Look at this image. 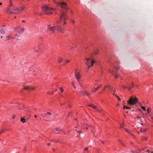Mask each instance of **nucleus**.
<instances>
[{
    "mask_svg": "<svg viewBox=\"0 0 153 153\" xmlns=\"http://www.w3.org/2000/svg\"><path fill=\"white\" fill-rule=\"evenodd\" d=\"M67 15L66 13L63 12L61 14L60 20H57L56 22V23L58 24H60L61 22L63 23V27H61L60 25H57L55 27L57 28V31L62 33L64 32L65 25H66L67 23Z\"/></svg>",
    "mask_w": 153,
    "mask_h": 153,
    "instance_id": "nucleus-1",
    "label": "nucleus"
},
{
    "mask_svg": "<svg viewBox=\"0 0 153 153\" xmlns=\"http://www.w3.org/2000/svg\"><path fill=\"white\" fill-rule=\"evenodd\" d=\"M43 11L44 12V14H52V13L51 10H54L52 8L49 7L48 5H45L42 7Z\"/></svg>",
    "mask_w": 153,
    "mask_h": 153,
    "instance_id": "nucleus-2",
    "label": "nucleus"
},
{
    "mask_svg": "<svg viewBox=\"0 0 153 153\" xmlns=\"http://www.w3.org/2000/svg\"><path fill=\"white\" fill-rule=\"evenodd\" d=\"M137 102L138 99L136 97H130L129 100L128 101V104L131 105H133L135 104Z\"/></svg>",
    "mask_w": 153,
    "mask_h": 153,
    "instance_id": "nucleus-3",
    "label": "nucleus"
},
{
    "mask_svg": "<svg viewBox=\"0 0 153 153\" xmlns=\"http://www.w3.org/2000/svg\"><path fill=\"white\" fill-rule=\"evenodd\" d=\"M85 59L86 60V64L87 65H90L91 64V66H92L94 63L96 62V61L94 60L91 56L88 58L85 57Z\"/></svg>",
    "mask_w": 153,
    "mask_h": 153,
    "instance_id": "nucleus-4",
    "label": "nucleus"
},
{
    "mask_svg": "<svg viewBox=\"0 0 153 153\" xmlns=\"http://www.w3.org/2000/svg\"><path fill=\"white\" fill-rule=\"evenodd\" d=\"M55 3L57 4L58 6L60 7L62 9H65L67 7L66 4L63 2H56L54 1Z\"/></svg>",
    "mask_w": 153,
    "mask_h": 153,
    "instance_id": "nucleus-5",
    "label": "nucleus"
},
{
    "mask_svg": "<svg viewBox=\"0 0 153 153\" xmlns=\"http://www.w3.org/2000/svg\"><path fill=\"white\" fill-rule=\"evenodd\" d=\"M14 29L17 31V33L19 34L22 33L24 31V28L19 26L16 27H15Z\"/></svg>",
    "mask_w": 153,
    "mask_h": 153,
    "instance_id": "nucleus-6",
    "label": "nucleus"
},
{
    "mask_svg": "<svg viewBox=\"0 0 153 153\" xmlns=\"http://www.w3.org/2000/svg\"><path fill=\"white\" fill-rule=\"evenodd\" d=\"M75 76L78 82L79 83V84L80 85L81 83L80 82V75L79 74L78 72H76L75 73Z\"/></svg>",
    "mask_w": 153,
    "mask_h": 153,
    "instance_id": "nucleus-7",
    "label": "nucleus"
},
{
    "mask_svg": "<svg viewBox=\"0 0 153 153\" xmlns=\"http://www.w3.org/2000/svg\"><path fill=\"white\" fill-rule=\"evenodd\" d=\"M80 95L83 96L87 95L88 97H89L90 94L88 93L87 92L84 91H81L80 92Z\"/></svg>",
    "mask_w": 153,
    "mask_h": 153,
    "instance_id": "nucleus-8",
    "label": "nucleus"
},
{
    "mask_svg": "<svg viewBox=\"0 0 153 153\" xmlns=\"http://www.w3.org/2000/svg\"><path fill=\"white\" fill-rule=\"evenodd\" d=\"M62 131V130L58 128H57L55 129H53V133H56V134H59Z\"/></svg>",
    "mask_w": 153,
    "mask_h": 153,
    "instance_id": "nucleus-9",
    "label": "nucleus"
},
{
    "mask_svg": "<svg viewBox=\"0 0 153 153\" xmlns=\"http://www.w3.org/2000/svg\"><path fill=\"white\" fill-rule=\"evenodd\" d=\"M49 26V25L48 26V28L51 30L53 33H54L55 32V28L56 27L54 26H51L49 27H48Z\"/></svg>",
    "mask_w": 153,
    "mask_h": 153,
    "instance_id": "nucleus-10",
    "label": "nucleus"
},
{
    "mask_svg": "<svg viewBox=\"0 0 153 153\" xmlns=\"http://www.w3.org/2000/svg\"><path fill=\"white\" fill-rule=\"evenodd\" d=\"M102 86L101 85H100V86H98L97 88H92L91 90V92L93 93H94L95 92L97 91Z\"/></svg>",
    "mask_w": 153,
    "mask_h": 153,
    "instance_id": "nucleus-11",
    "label": "nucleus"
},
{
    "mask_svg": "<svg viewBox=\"0 0 153 153\" xmlns=\"http://www.w3.org/2000/svg\"><path fill=\"white\" fill-rule=\"evenodd\" d=\"M25 118H26V119L27 120L29 118V117H28L27 118H26V117L25 116L23 118L22 117H21V122H22L23 123H24L25 122Z\"/></svg>",
    "mask_w": 153,
    "mask_h": 153,
    "instance_id": "nucleus-12",
    "label": "nucleus"
},
{
    "mask_svg": "<svg viewBox=\"0 0 153 153\" xmlns=\"http://www.w3.org/2000/svg\"><path fill=\"white\" fill-rule=\"evenodd\" d=\"M24 89H25L27 90H32L34 89V88H33V87H30L28 86H27V87H25Z\"/></svg>",
    "mask_w": 153,
    "mask_h": 153,
    "instance_id": "nucleus-13",
    "label": "nucleus"
},
{
    "mask_svg": "<svg viewBox=\"0 0 153 153\" xmlns=\"http://www.w3.org/2000/svg\"><path fill=\"white\" fill-rule=\"evenodd\" d=\"M0 32L2 34H4L5 33V30L4 28H2L0 30Z\"/></svg>",
    "mask_w": 153,
    "mask_h": 153,
    "instance_id": "nucleus-14",
    "label": "nucleus"
},
{
    "mask_svg": "<svg viewBox=\"0 0 153 153\" xmlns=\"http://www.w3.org/2000/svg\"><path fill=\"white\" fill-rule=\"evenodd\" d=\"M105 87H107V88H109L111 90H112V91L113 90V89L111 88V86L109 85H105Z\"/></svg>",
    "mask_w": 153,
    "mask_h": 153,
    "instance_id": "nucleus-15",
    "label": "nucleus"
},
{
    "mask_svg": "<svg viewBox=\"0 0 153 153\" xmlns=\"http://www.w3.org/2000/svg\"><path fill=\"white\" fill-rule=\"evenodd\" d=\"M122 87L124 88H128L129 90H130L131 89V87H128V86H126L124 85H122Z\"/></svg>",
    "mask_w": 153,
    "mask_h": 153,
    "instance_id": "nucleus-16",
    "label": "nucleus"
},
{
    "mask_svg": "<svg viewBox=\"0 0 153 153\" xmlns=\"http://www.w3.org/2000/svg\"><path fill=\"white\" fill-rule=\"evenodd\" d=\"M63 60V59L61 57L59 58L58 60V62L59 63L61 62H62Z\"/></svg>",
    "mask_w": 153,
    "mask_h": 153,
    "instance_id": "nucleus-17",
    "label": "nucleus"
},
{
    "mask_svg": "<svg viewBox=\"0 0 153 153\" xmlns=\"http://www.w3.org/2000/svg\"><path fill=\"white\" fill-rule=\"evenodd\" d=\"M98 52H99V51L98 49H96L94 51V53L95 54V55H97L98 54Z\"/></svg>",
    "mask_w": 153,
    "mask_h": 153,
    "instance_id": "nucleus-18",
    "label": "nucleus"
},
{
    "mask_svg": "<svg viewBox=\"0 0 153 153\" xmlns=\"http://www.w3.org/2000/svg\"><path fill=\"white\" fill-rule=\"evenodd\" d=\"M12 37H11L9 36H6V39L7 40H8L10 39H12Z\"/></svg>",
    "mask_w": 153,
    "mask_h": 153,
    "instance_id": "nucleus-19",
    "label": "nucleus"
},
{
    "mask_svg": "<svg viewBox=\"0 0 153 153\" xmlns=\"http://www.w3.org/2000/svg\"><path fill=\"white\" fill-rule=\"evenodd\" d=\"M12 9L13 10H16V11H18L19 10V9L17 7H13Z\"/></svg>",
    "mask_w": 153,
    "mask_h": 153,
    "instance_id": "nucleus-20",
    "label": "nucleus"
},
{
    "mask_svg": "<svg viewBox=\"0 0 153 153\" xmlns=\"http://www.w3.org/2000/svg\"><path fill=\"white\" fill-rule=\"evenodd\" d=\"M91 107L94 109L97 108V107L93 104H92Z\"/></svg>",
    "mask_w": 153,
    "mask_h": 153,
    "instance_id": "nucleus-21",
    "label": "nucleus"
},
{
    "mask_svg": "<svg viewBox=\"0 0 153 153\" xmlns=\"http://www.w3.org/2000/svg\"><path fill=\"white\" fill-rule=\"evenodd\" d=\"M146 131V128H141V132H144V131Z\"/></svg>",
    "mask_w": 153,
    "mask_h": 153,
    "instance_id": "nucleus-22",
    "label": "nucleus"
},
{
    "mask_svg": "<svg viewBox=\"0 0 153 153\" xmlns=\"http://www.w3.org/2000/svg\"><path fill=\"white\" fill-rule=\"evenodd\" d=\"M125 108L126 109H130L131 107H127L125 105H124L123 107V109H125Z\"/></svg>",
    "mask_w": 153,
    "mask_h": 153,
    "instance_id": "nucleus-23",
    "label": "nucleus"
},
{
    "mask_svg": "<svg viewBox=\"0 0 153 153\" xmlns=\"http://www.w3.org/2000/svg\"><path fill=\"white\" fill-rule=\"evenodd\" d=\"M47 114L49 115H51L52 114L50 112H47L46 114H45L44 115H46Z\"/></svg>",
    "mask_w": 153,
    "mask_h": 153,
    "instance_id": "nucleus-24",
    "label": "nucleus"
},
{
    "mask_svg": "<svg viewBox=\"0 0 153 153\" xmlns=\"http://www.w3.org/2000/svg\"><path fill=\"white\" fill-rule=\"evenodd\" d=\"M114 76L116 78H118L119 77H120V76L119 75L115 74Z\"/></svg>",
    "mask_w": 153,
    "mask_h": 153,
    "instance_id": "nucleus-25",
    "label": "nucleus"
},
{
    "mask_svg": "<svg viewBox=\"0 0 153 153\" xmlns=\"http://www.w3.org/2000/svg\"><path fill=\"white\" fill-rule=\"evenodd\" d=\"M7 12L11 14H12L13 13L11 10H10L9 9H7Z\"/></svg>",
    "mask_w": 153,
    "mask_h": 153,
    "instance_id": "nucleus-26",
    "label": "nucleus"
},
{
    "mask_svg": "<svg viewBox=\"0 0 153 153\" xmlns=\"http://www.w3.org/2000/svg\"><path fill=\"white\" fill-rule=\"evenodd\" d=\"M25 7L24 6H22L20 7V8L22 10H24L25 9Z\"/></svg>",
    "mask_w": 153,
    "mask_h": 153,
    "instance_id": "nucleus-27",
    "label": "nucleus"
},
{
    "mask_svg": "<svg viewBox=\"0 0 153 153\" xmlns=\"http://www.w3.org/2000/svg\"><path fill=\"white\" fill-rule=\"evenodd\" d=\"M13 1L12 0H9V3H10V6L12 5Z\"/></svg>",
    "mask_w": 153,
    "mask_h": 153,
    "instance_id": "nucleus-28",
    "label": "nucleus"
},
{
    "mask_svg": "<svg viewBox=\"0 0 153 153\" xmlns=\"http://www.w3.org/2000/svg\"><path fill=\"white\" fill-rule=\"evenodd\" d=\"M59 90L61 92H62L64 91V90L62 87H60Z\"/></svg>",
    "mask_w": 153,
    "mask_h": 153,
    "instance_id": "nucleus-29",
    "label": "nucleus"
},
{
    "mask_svg": "<svg viewBox=\"0 0 153 153\" xmlns=\"http://www.w3.org/2000/svg\"><path fill=\"white\" fill-rule=\"evenodd\" d=\"M125 131H126V132H127L129 134H131V131H129V130H127L126 129H125Z\"/></svg>",
    "mask_w": 153,
    "mask_h": 153,
    "instance_id": "nucleus-30",
    "label": "nucleus"
},
{
    "mask_svg": "<svg viewBox=\"0 0 153 153\" xmlns=\"http://www.w3.org/2000/svg\"><path fill=\"white\" fill-rule=\"evenodd\" d=\"M72 84L73 85V87H74L75 88H76V85H75L74 84V82H73L72 83Z\"/></svg>",
    "mask_w": 153,
    "mask_h": 153,
    "instance_id": "nucleus-31",
    "label": "nucleus"
},
{
    "mask_svg": "<svg viewBox=\"0 0 153 153\" xmlns=\"http://www.w3.org/2000/svg\"><path fill=\"white\" fill-rule=\"evenodd\" d=\"M90 128L92 130V129H94V127L93 126H90Z\"/></svg>",
    "mask_w": 153,
    "mask_h": 153,
    "instance_id": "nucleus-32",
    "label": "nucleus"
},
{
    "mask_svg": "<svg viewBox=\"0 0 153 153\" xmlns=\"http://www.w3.org/2000/svg\"><path fill=\"white\" fill-rule=\"evenodd\" d=\"M147 140V138L146 137H144L142 139V140L144 141V140Z\"/></svg>",
    "mask_w": 153,
    "mask_h": 153,
    "instance_id": "nucleus-33",
    "label": "nucleus"
},
{
    "mask_svg": "<svg viewBox=\"0 0 153 153\" xmlns=\"http://www.w3.org/2000/svg\"><path fill=\"white\" fill-rule=\"evenodd\" d=\"M150 110V109L149 108L147 109V112H148V114H149Z\"/></svg>",
    "mask_w": 153,
    "mask_h": 153,
    "instance_id": "nucleus-34",
    "label": "nucleus"
},
{
    "mask_svg": "<svg viewBox=\"0 0 153 153\" xmlns=\"http://www.w3.org/2000/svg\"><path fill=\"white\" fill-rule=\"evenodd\" d=\"M134 86L133 83H132L131 86L130 85H130H129V86H128V87H131V88L132 86Z\"/></svg>",
    "mask_w": 153,
    "mask_h": 153,
    "instance_id": "nucleus-35",
    "label": "nucleus"
},
{
    "mask_svg": "<svg viewBox=\"0 0 153 153\" xmlns=\"http://www.w3.org/2000/svg\"><path fill=\"white\" fill-rule=\"evenodd\" d=\"M136 150V151L137 152H137V151H140L141 150V149H136L135 150Z\"/></svg>",
    "mask_w": 153,
    "mask_h": 153,
    "instance_id": "nucleus-36",
    "label": "nucleus"
},
{
    "mask_svg": "<svg viewBox=\"0 0 153 153\" xmlns=\"http://www.w3.org/2000/svg\"><path fill=\"white\" fill-rule=\"evenodd\" d=\"M71 22L72 24H74V23L75 22L74 21V20H71Z\"/></svg>",
    "mask_w": 153,
    "mask_h": 153,
    "instance_id": "nucleus-37",
    "label": "nucleus"
},
{
    "mask_svg": "<svg viewBox=\"0 0 153 153\" xmlns=\"http://www.w3.org/2000/svg\"><path fill=\"white\" fill-rule=\"evenodd\" d=\"M141 108L144 110H146V108H145L144 107H143V106H141Z\"/></svg>",
    "mask_w": 153,
    "mask_h": 153,
    "instance_id": "nucleus-38",
    "label": "nucleus"
},
{
    "mask_svg": "<svg viewBox=\"0 0 153 153\" xmlns=\"http://www.w3.org/2000/svg\"><path fill=\"white\" fill-rule=\"evenodd\" d=\"M110 73H112V74H113V75H114V72H113V71H110Z\"/></svg>",
    "mask_w": 153,
    "mask_h": 153,
    "instance_id": "nucleus-39",
    "label": "nucleus"
},
{
    "mask_svg": "<svg viewBox=\"0 0 153 153\" xmlns=\"http://www.w3.org/2000/svg\"><path fill=\"white\" fill-rule=\"evenodd\" d=\"M74 47H73V46H71L70 47V49H73V48H74Z\"/></svg>",
    "mask_w": 153,
    "mask_h": 153,
    "instance_id": "nucleus-40",
    "label": "nucleus"
},
{
    "mask_svg": "<svg viewBox=\"0 0 153 153\" xmlns=\"http://www.w3.org/2000/svg\"><path fill=\"white\" fill-rule=\"evenodd\" d=\"M117 98L118 99V100L119 101H120L121 100V99L120 98V97H118Z\"/></svg>",
    "mask_w": 153,
    "mask_h": 153,
    "instance_id": "nucleus-41",
    "label": "nucleus"
},
{
    "mask_svg": "<svg viewBox=\"0 0 153 153\" xmlns=\"http://www.w3.org/2000/svg\"><path fill=\"white\" fill-rule=\"evenodd\" d=\"M88 149V148L86 147L84 151H85L87 150Z\"/></svg>",
    "mask_w": 153,
    "mask_h": 153,
    "instance_id": "nucleus-42",
    "label": "nucleus"
},
{
    "mask_svg": "<svg viewBox=\"0 0 153 153\" xmlns=\"http://www.w3.org/2000/svg\"><path fill=\"white\" fill-rule=\"evenodd\" d=\"M88 66V69H89V68H90V65H87Z\"/></svg>",
    "mask_w": 153,
    "mask_h": 153,
    "instance_id": "nucleus-43",
    "label": "nucleus"
},
{
    "mask_svg": "<svg viewBox=\"0 0 153 153\" xmlns=\"http://www.w3.org/2000/svg\"><path fill=\"white\" fill-rule=\"evenodd\" d=\"M92 104H89L88 105V106L91 107V106H92Z\"/></svg>",
    "mask_w": 153,
    "mask_h": 153,
    "instance_id": "nucleus-44",
    "label": "nucleus"
},
{
    "mask_svg": "<svg viewBox=\"0 0 153 153\" xmlns=\"http://www.w3.org/2000/svg\"><path fill=\"white\" fill-rule=\"evenodd\" d=\"M77 132H79V133L80 134V133H81L82 132V131H77Z\"/></svg>",
    "mask_w": 153,
    "mask_h": 153,
    "instance_id": "nucleus-45",
    "label": "nucleus"
},
{
    "mask_svg": "<svg viewBox=\"0 0 153 153\" xmlns=\"http://www.w3.org/2000/svg\"><path fill=\"white\" fill-rule=\"evenodd\" d=\"M35 23L36 24H37V23H39V22L37 21H35Z\"/></svg>",
    "mask_w": 153,
    "mask_h": 153,
    "instance_id": "nucleus-46",
    "label": "nucleus"
},
{
    "mask_svg": "<svg viewBox=\"0 0 153 153\" xmlns=\"http://www.w3.org/2000/svg\"><path fill=\"white\" fill-rule=\"evenodd\" d=\"M123 128V126L122 124H121V125H120V128Z\"/></svg>",
    "mask_w": 153,
    "mask_h": 153,
    "instance_id": "nucleus-47",
    "label": "nucleus"
},
{
    "mask_svg": "<svg viewBox=\"0 0 153 153\" xmlns=\"http://www.w3.org/2000/svg\"><path fill=\"white\" fill-rule=\"evenodd\" d=\"M4 132V131H3V130H1V132H0V134H1V133L2 132Z\"/></svg>",
    "mask_w": 153,
    "mask_h": 153,
    "instance_id": "nucleus-48",
    "label": "nucleus"
},
{
    "mask_svg": "<svg viewBox=\"0 0 153 153\" xmlns=\"http://www.w3.org/2000/svg\"><path fill=\"white\" fill-rule=\"evenodd\" d=\"M115 95V97H116L117 98V97H118V96L117 95Z\"/></svg>",
    "mask_w": 153,
    "mask_h": 153,
    "instance_id": "nucleus-49",
    "label": "nucleus"
},
{
    "mask_svg": "<svg viewBox=\"0 0 153 153\" xmlns=\"http://www.w3.org/2000/svg\"><path fill=\"white\" fill-rule=\"evenodd\" d=\"M16 39H17V40H20V39H19V38H16Z\"/></svg>",
    "mask_w": 153,
    "mask_h": 153,
    "instance_id": "nucleus-50",
    "label": "nucleus"
},
{
    "mask_svg": "<svg viewBox=\"0 0 153 153\" xmlns=\"http://www.w3.org/2000/svg\"><path fill=\"white\" fill-rule=\"evenodd\" d=\"M50 143H48V144H47V145L48 146H49V145H50Z\"/></svg>",
    "mask_w": 153,
    "mask_h": 153,
    "instance_id": "nucleus-51",
    "label": "nucleus"
},
{
    "mask_svg": "<svg viewBox=\"0 0 153 153\" xmlns=\"http://www.w3.org/2000/svg\"><path fill=\"white\" fill-rule=\"evenodd\" d=\"M138 110H139V111H141V109H138Z\"/></svg>",
    "mask_w": 153,
    "mask_h": 153,
    "instance_id": "nucleus-52",
    "label": "nucleus"
},
{
    "mask_svg": "<svg viewBox=\"0 0 153 153\" xmlns=\"http://www.w3.org/2000/svg\"><path fill=\"white\" fill-rule=\"evenodd\" d=\"M149 150H147V151H146V152H149L148 153H149Z\"/></svg>",
    "mask_w": 153,
    "mask_h": 153,
    "instance_id": "nucleus-53",
    "label": "nucleus"
},
{
    "mask_svg": "<svg viewBox=\"0 0 153 153\" xmlns=\"http://www.w3.org/2000/svg\"><path fill=\"white\" fill-rule=\"evenodd\" d=\"M2 38V36H0V39H1Z\"/></svg>",
    "mask_w": 153,
    "mask_h": 153,
    "instance_id": "nucleus-54",
    "label": "nucleus"
},
{
    "mask_svg": "<svg viewBox=\"0 0 153 153\" xmlns=\"http://www.w3.org/2000/svg\"><path fill=\"white\" fill-rule=\"evenodd\" d=\"M13 13H14V14H16V13L15 12H13Z\"/></svg>",
    "mask_w": 153,
    "mask_h": 153,
    "instance_id": "nucleus-55",
    "label": "nucleus"
},
{
    "mask_svg": "<svg viewBox=\"0 0 153 153\" xmlns=\"http://www.w3.org/2000/svg\"><path fill=\"white\" fill-rule=\"evenodd\" d=\"M22 22H25V21H24V20H23V21H22Z\"/></svg>",
    "mask_w": 153,
    "mask_h": 153,
    "instance_id": "nucleus-56",
    "label": "nucleus"
},
{
    "mask_svg": "<svg viewBox=\"0 0 153 153\" xmlns=\"http://www.w3.org/2000/svg\"><path fill=\"white\" fill-rule=\"evenodd\" d=\"M68 106H69V107H71V105H69Z\"/></svg>",
    "mask_w": 153,
    "mask_h": 153,
    "instance_id": "nucleus-57",
    "label": "nucleus"
},
{
    "mask_svg": "<svg viewBox=\"0 0 153 153\" xmlns=\"http://www.w3.org/2000/svg\"><path fill=\"white\" fill-rule=\"evenodd\" d=\"M34 117H37V116L35 115Z\"/></svg>",
    "mask_w": 153,
    "mask_h": 153,
    "instance_id": "nucleus-58",
    "label": "nucleus"
},
{
    "mask_svg": "<svg viewBox=\"0 0 153 153\" xmlns=\"http://www.w3.org/2000/svg\"><path fill=\"white\" fill-rule=\"evenodd\" d=\"M88 127H86V129H88Z\"/></svg>",
    "mask_w": 153,
    "mask_h": 153,
    "instance_id": "nucleus-59",
    "label": "nucleus"
},
{
    "mask_svg": "<svg viewBox=\"0 0 153 153\" xmlns=\"http://www.w3.org/2000/svg\"><path fill=\"white\" fill-rule=\"evenodd\" d=\"M106 87H104V90H105V88H106Z\"/></svg>",
    "mask_w": 153,
    "mask_h": 153,
    "instance_id": "nucleus-60",
    "label": "nucleus"
},
{
    "mask_svg": "<svg viewBox=\"0 0 153 153\" xmlns=\"http://www.w3.org/2000/svg\"><path fill=\"white\" fill-rule=\"evenodd\" d=\"M70 61L69 60H68V61H67V62H68V63Z\"/></svg>",
    "mask_w": 153,
    "mask_h": 153,
    "instance_id": "nucleus-61",
    "label": "nucleus"
},
{
    "mask_svg": "<svg viewBox=\"0 0 153 153\" xmlns=\"http://www.w3.org/2000/svg\"><path fill=\"white\" fill-rule=\"evenodd\" d=\"M1 4H2V3L0 2V5H1Z\"/></svg>",
    "mask_w": 153,
    "mask_h": 153,
    "instance_id": "nucleus-62",
    "label": "nucleus"
},
{
    "mask_svg": "<svg viewBox=\"0 0 153 153\" xmlns=\"http://www.w3.org/2000/svg\"><path fill=\"white\" fill-rule=\"evenodd\" d=\"M17 36V34H16V36Z\"/></svg>",
    "mask_w": 153,
    "mask_h": 153,
    "instance_id": "nucleus-63",
    "label": "nucleus"
},
{
    "mask_svg": "<svg viewBox=\"0 0 153 153\" xmlns=\"http://www.w3.org/2000/svg\"><path fill=\"white\" fill-rule=\"evenodd\" d=\"M138 118H140V116H139L138 117Z\"/></svg>",
    "mask_w": 153,
    "mask_h": 153,
    "instance_id": "nucleus-64",
    "label": "nucleus"
}]
</instances>
